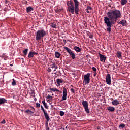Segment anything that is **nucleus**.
I'll return each instance as SVG.
<instances>
[{
    "mask_svg": "<svg viewBox=\"0 0 130 130\" xmlns=\"http://www.w3.org/2000/svg\"><path fill=\"white\" fill-rule=\"evenodd\" d=\"M107 17L106 16L104 17V22L105 24L108 27L107 28V31L110 33L111 32L112 25L116 24L117 19L121 18V13H120V11L118 10H111L107 13Z\"/></svg>",
    "mask_w": 130,
    "mask_h": 130,
    "instance_id": "f257e3e1",
    "label": "nucleus"
},
{
    "mask_svg": "<svg viewBox=\"0 0 130 130\" xmlns=\"http://www.w3.org/2000/svg\"><path fill=\"white\" fill-rule=\"evenodd\" d=\"M74 2L70 0L67 2V5L69 13L71 14H75L79 15V12H80V9L79 8V5L80 3L78 0H73Z\"/></svg>",
    "mask_w": 130,
    "mask_h": 130,
    "instance_id": "f03ea898",
    "label": "nucleus"
},
{
    "mask_svg": "<svg viewBox=\"0 0 130 130\" xmlns=\"http://www.w3.org/2000/svg\"><path fill=\"white\" fill-rule=\"evenodd\" d=\"M45 36H46V31L44 29L39 30L36 32V40L37 41L41 40Z\"/></svg>",
    "mask_w": 130,
    "mask_h": 130,
    "instance_id": "7ed1b4c3",
    "label": "nucleus"
},
{
    "mask_svg": "<svg viewBox=\"0 0 130 130\" xmlns=\"http://www.w3.org/2000/svg\"><path fill=\"white\" fill-rule=\"evenodd\" d=\"M64 49L66 50L67 52L71 56L72 59L76 58V54L73 52V51L67 47H64Z\"/></svg>",
    "mask_w": 130,
    "mask_h": 130,
    "instance_id": "20e7f679",
    "label": "nucleus"
},
{
    "mask_svg": "<svg viewBox=\"0 0 130 130\" xmlns=\"http://www.w3.org/2000/svg\"><path fill=\"white\" fill-rule=\"evenodd\" d=\"M82 104L84 108V110L86 113H90V110H89V106L88 104V102L87 101H83Z\"/></svg>",
    "mask_w": 130,
    "mask_h": 130,
    "instance_id": "39448f33",
    "label": "nucleus"
},
{
    "mask_svg": "<svg viewBox=\"0 0 130 130\" xmlns=\"http://www.w3.org/2000/svg\"><path fill=\"white\" fill-rule=\"evenodd\" d=\"M90 75H91V74L87 73V74L84 76L83 83H84V85H87V84H89V83H90Z\"/></svg>",
    "mask_w": 130,
    "mask_h": 130,
    "instance_id": "423d86ee",
    "label": "nucleus"
},
{
    "mask_svg": "<svg viewBox=\"0 0 130 130\" xmlns=\"http://www.w3.org/2000/svg\"><path fill=\"white\" fill-rule=\"evenodd\" d=\"M67 96H68V90H67V88L66 87H63L62 100H61V101H63V100H67Z\"/></svg>",
    "mask_w": 130,
    "mask_h": 130,
    "instance_id": "0eeeda50",
    "label": "nucleus"
},
{
    "mask_svg": "<svg viewBox=\"0 0 130 130\" xmlns=\"http://www.w3.org/2000/svg\"><path fill=\"white\" fill-rule=\"evenodd\" d=\"M106 82L108 85H111V76L110 74H107L106 77Z\"/></svg>",
    "mask_w": 130,
    "mask_h": 130,
    "instance_id": "6e6552de",
    "label": "nucleus"
},
{
    "mask_svg": "<svg viewBox=\"0 0 130 130\" xmlns=\"http://www.w3.org/2000/svg\"><path fill=\"white\" fill-rule=\"evenodd\" d=\"M38 54V53L35 52H30L28 53V58H32L33 57H34V55H37Z\"/></svg>",
    "mask_w": 130,
    "mask_h": 130,
    "instance_id": "1a4fd4ad",
    "label": "nucleus"
},
{
    "mask_svg": "<svg viewBox=\"0 0 130 130\" xmlns=\"http://www.w3.org/2000/svg\"><path fill=\"white\" fill-rule=\"evenodd\" d=\"M100 59L101 61H103L104 62H105V60H106V57L105 56V55L100 54Z\"/></svg>",
    "mask_w": 130,
    "mask_h": 130,
    "instance_id": "9d476101",
    "label": "nucleus"
},
{
    "mask_svg": "<svg viewBox=\"0 0 130 130\" xmlns=\"http://www.w3.org/2000/svg\"><path fill=\"white\" fill-rule=\"evenodd\" d=\"M43 113L46 120H47V121H49V120H50V118H49V116L48 115L47 112L46 111L45 112H44Z\"/></svg>",
    "mask_w": 130,
    "mask_h": 130,
    "instance_id": "9b49d317",
    "label": "nucleus"
},
{
    "mask_svg": "<svg viewBox=\"0 0 130 130\" xmlns=\"http://www.w3.org/2000/svg\"><path fill=\"white\" fill-rule=\"evenodd\" d=\"M107 109L110 112H114L115 110V108L111 106H109L107 108Z\"/></svg>",
    "mask_w": 130,
    "mask_h": 130,
    "instance_id": "f8f14e48",
    "label": "nucleus"
},
{
    "mask_svg": "<svg viewBox=\"0 0 130 130\" xmlns=\"http://www.w3.org/2000/svg\"><path fill=\"white\" fill-rule=\"evenodd\" d=\"M5 103H7V100L4 98H0V105L5 104Z\"/></svg>",
    "mask_w": 130,
    "mask_h": 130,
    "instance_id": "ddd939ff",
    "label": "nucleus"
},
{
    "mask_svg": "<svg viewBox=\"0 0 130 130\" xmlns=\"http://www.w3.org/2000/svg\"><path fill=\"white\" fill-rule=\"evenodd\" d=\"M112 104L113 105H114L115 106H116L118 105V104H119V102L118 101V100H117V99H115L112 102Z\"/></svg>",
    "mask_w": 130,
    "mask_h": 130,
    "instance_id": "4468645a",
    "label": "nucleus"
},
{
    "mask_svg": "<svg viewBox=\"0 0 130 130\" xmlns=\"http://www.w3.org/2000/svg\"><path fill=\"white\" fill-rule=\"evenodd\" d=\"M57 84L58 86H60V84H62L63 83V80L62 79H57L56 80Z\"/></svg>",
    "mask_w": 130,
    "mask_h": 130,
    "instance_id": "2eb2a0df",
    "label": "nucleus"
},
{
    "mask_svg": "<svg viewBox=\"0 0 130 130\" xmlns=\"http://www.w3.org/2000/svg\"><path fill=\"white\" fill-rule=\"evenodd\" d=\"M34 9L31 6L27 7L26 8V12L27 13H30V12H32L34 11Z\"/></svg>",
    "mask_w": 130,
    "mask_h": 130,
    "instance_id": "dca6fc26",
    "label": "nucleus"
},
{
    "mask_svg": "<svg viewBox=\"0 0 130 130\" xmlns=\"http://www.w3.org/2000/svg\"><path fill=\"white\" fill-rule=\"evenodd\" d=\"M126 23L127 21L125 20H122V21H120L118 24H120L121 25H122V26H126Z\"/></svg>",
    "mask_w": 130,
    "mask_h": 130,
    "instance_id": "f3484780",
    "label": "nucleus"
},
{
    "mask_svg": "<svg viewBox=\"0 0 130 130\" xmlns=\"http://www.w3.org/2000/svg\"><path fill=\"white\" fill-rule=\"evenodd\" d=\"M122 53H121V52L118 51L116 53V55L117 56V57H118V58H121V57H122Z\"/></svg>",
    "mask_w": 130,
    "mask_h": 130,
    "instance_id": "a211bd4d",
    "label": "nucleus"
},
{
    "mask_svg": "<svg viewBox=\"0 0 130 130\" xmlns=\"http://www.w3.org/2000/svg\"><path fill=\"white\" fill-rule=\"evenodd\" d=\"M74 50L76 52H81L82 49H81L80 47L78 46H75Z\"/></svg>",
    "mask_w": 130,
    "mask_h": 130,
    "instance_id": "6ab92c4d",
    "label": "nucleus"
},
{
    "mask_svg": "<svg viewBox=\"0 0 130 130\" xmlns=\"http://www.w3.org/2000/svg\"><path fill=\"white\" fill-rule=\"evenodd\" d=\"M25 113H28V114H29V115H32V114H33V113H34V112L27 109L25 111Z\"/></svg>",
    "mask_w": 130,
    "mask_h": 130,
    "instance_id": "aec40b11",
    "label": "nucleus"
},
{
    "mask_svg": "<svg viewBox=\"0 0 130 130\" xmlns=\"http://www.w3.org/2000/svg\"><path fill=\"white\" fill-rule=\"evenodd\" d=\"M60 55H61V54L60 52L57 51L55 52V56L56 57V58H59V57H60Z\"/></svg>",
    "mask_w": 130,
    "mask_h": 130,
    "instance_id": "412c9836",
    "label": "nucleus"
},
{
    "mask_svg": "<svg viewBox=\"0 0 130 130\" xmlns=\"http://www.w3.org/2000/svg\"><path fill=\"white\" fill-rule=\"evenodd\" d=\"M42 103H43L45 108L46 109H48V106H47V104L45 102V100L42 101Z\"/></svg>",
    "mask_w": 130,
    "mask_h": 130,
    "instance_id": "4be33fe9",
    "label": "nucleus"
},
{
    "mask_svg": "<svg viewBox=\"0 0 130 130\" xmlns=\"http://www.w3.org/2000/svg\"><path fill=\"white\" fill-rule=\"evenodd\" d=\"M51 68H52V69H58V67L55 62H53V64L51 65Z\"/></svg>",
    "mask_w": 130,
    "mask_h": 130,
    "instance_id": "5701e85b",
    "label": "nucleus"
},
{
    "mask_svg": "<svg viewBox=\"0 0 130 130\" xmlns=\"http://www.w3.org/2000/svg\"><path fill=\"white\" fill-rule=\"evenodd\" d=\"M126 4H127V0H121V6H124V5H126Z\"/></svg>",
    "mask_w": 130,
    "mask_h": 130,
    "instance_id": "b1692460",
    "label": "nucleus"
},
{
    "mask_svg": "<svg viewBox=\"0 0 130 130\" xmlns=\"http://www.w3.org/2000/svg\"><path fill=\"white\" fill-rule=\"evenodd\" d=\"M51 27H52V28H53L54 29H56V28H57V25H56V23H55V22H53L51 24Z\"/></svg>",
    "mask_w": 130,
    "mask_h": 130,
    "instance_id": "393cba45",
    "label": "nucleus"
},
{
    "mask_svg": "<svg viewBox=\"0 0 130 130\" xmlns=\"http://www.w3.org/2000/svg\"><path fill=\"white\" fill-rule=\"evenodd\" d=\"M50 90L51 91H53L54 92H60L59 90L57 89V88H50Z\"/></svg>",
    "mask_w": 130,
    "mask_h": 130,
    "instance_id": "a878e982",
    "label": "nucleus"
},
{
    "mask_svg": "<svg viewBox=\"0 0 130 130\" xmlns=\"http://www.w3.org/2000/svg\"><path fill=\"white\" fill-rule=\"evenodd\" d=\"M23 53L24 56H26V55H27V53H28V49H25L24 50H23Z\"/></svg>",
    "mask_w": 130,
    "mask_h": 130,
    "instance_id": "bb28decb",
    "label": "nucleus"
},
{
    "mask_svg": "<svg viewBox=\"0 0 130 130\" xmlns=\"http://www.w3.org/2000/svg\"><path fill=\"white\" fill-rule=\"evenodd\" d=\"M119 127L120 128H124V127H125V124H121L119 125Z\"/></svg>",
    "mask_w": 130,
    "mask_h": 130,
    "instance_id": "cd10ccee",
    "label": "nucleus"
},
{
    "mask_svg": "<svg viewBox=\"0 0 130 130\" xmlns=\"http://www.w3.org/2000/svg\"><path fill=\"white\" fill-rule=\"evenodd\" d=\"M12 86H16V81L14 79H12Z\"/></svg>",
    "mask_w": 130,
    "mask_h": 130,
    "instance_id": "c85d7f7f",
    "label": "nucleus"
},
{
    "mask_svg": "<svg viewBox=\"0 0 130 130\" xmlns=\"http://www.w3.org/2000/svg\"><path fill=\"white\" fill-rule=\"evenodd\" d=\"M46 98H47L48 99L51 100V99H52V96L51 95L48 94V95H47Z\"/></svg>",
    "mask_w": 130,
    "mask_h": 130,
    "instance_id": "c756f323",
    "label": "nucleus"
},
{
    "mask_svg": "<svg viewBox=\"0 0 130 130\" xmlns=\"http://www.w3.org/2000/svg\"><path fill=\"white\" fill-rule=\"evenodd\" d=\"M60 116H63V115H64V112H63L62 111H60Z\"/></svg>",
    "mask_w": 130,
    "mask_h": 130,
    "instance_id": "7c9ffc66",
    "label": "nucleus"
},
{
    "mask_svg": "<svg viewBox=\"0 0 130 130\" xmlns=\"http://www.w3.org/2000/svg\"><path fill=\"white\" fill-rule=\"evenodd\" d=\"M86 10H92V7H91V6H87V7L86 8Z\"/></svg>",
    "mask_w": 130,
    "mask_h": 130,
    "instance_id": "2f4dec72",
    "label": "nucleus"
},
{
    "mask_svg": "<svg viewBox=\"0 0 130 130\" xmlns=\"http://www.w3.org/2000/svg\"><path fill=\"white\" fill-rule=\"evenodd\" d=\"M41 109L42 110V111L44 112H45V111H46L45 109H44V108H43V106H41Z\"/></svg>",
    "mask_w": 130,
    "mask_h": 130,
    "instance_id": "473e14b6",
    "label": "nucleus"
},
{
    "mask_svg": "<svg viewBox=\"0 0 130 130\" xmlns=\"http://www.w3.org/2000/svg\"><path fill=\"white\" fill-rule=\"evenodd\" d=\"M45 126L46 127H48V121H47V120H46V122H45Z\"/></svg>",
    "mask_w": 130,
    "mask_h": 130,
    "instance_id": "72a5a7b5",
    "label": "nucleus"
},
{
    "mask_svg": "<svg viewBox=\"0 0 130 130\" xmlns=\"http://www.w3.org/2000/svg\"><path fill=\"white\" fill-rule=\"evenodd\" d=\"M36 107H38V108L40 107V104L38 103H36Z\"/></svg>",
    "mask_w": 130,
    "mask_h": 130,
    "instance_id": "f704fd0d",
    "label": "nucleus"
},
{
    "mask_svg": "<svg viewBox=\"0 0 130 130\" xmlns=\"http://www.w3.org/2000/svg\"><path fill=\"white\" fill-rule=\"evenodd\" d=\"M86 12L89 14L90 13H91V12H92V10H89V9H86Z\"/></svg>",
    "mask_w": 130,
    "mask_h": 130,
    "instance_id": "c9c22d12",
    "label": "nucleus"
},
{
    "mask_svg": "<svg viewBox=\"0 0 130 130\" xmlns=\"http://www.w3.org/2000/svg\"><path fill=\"white\" fill-rule=\"evenodd\" d=\"M93 37H94V36L92 34L89 35V38H91V39H93Z\"/></svg>",
    "mask_w": 130,
    "mask_h": 130,
    "instance_id": "e433bc0d",
    "label": "nucleus"
},
{
    "mask_svg": "<svg viewBox=\"0 0 130 130\" xmlns=\"http://www.w3.org/2000/svg\"><path fill=\"white\" fill-rule=\"evenodd\" d=\"M92 70L93 72H97V69H96L95 67H93Z\"/></svg>",
    "mask_w": 130,
    "mask_h": 130,
    "instance_id": "4c0bfd02",
    "label": "nucleus"
},
{
    "mask_svg": "<svg viewBox=\"0 0 130 130\" xmlns=\"http://www.w3.org/2000/svg\"><path fill=\"white\" fill-rule=\"evenodd\" d=\"M71 91L72 92V93H75V89H74L73 88H71Z\"/></svg>",
    "mask_w": 130,
    "mask_h": 130,
    "instance_id": "58836bf2",
    "label": "nucleus"
},
{
    "mask_svg": "<svg viewBox=\"0 0 130 130\" xmlns=\"http://www.w3.org/2000/svg\"><path fill=\"white\" fill-rule=\"evenodd\" d=\"M47 71H48L49 73H50V72H51V69L50 68H48Z\"/></svg>",
    "mask_w": 130,
    "mask_h": 130,
    "instance_id": "ea45409f",
    "label": "nucleus"
},
{
    "mask_svg": "<svg viewBox=\"0 0 130 130\" xmlns=\"http://www.w3.org/2000/svg\"><path fill=\"white\" fill-rule=\"evenodd\" d=\"M1 123H3V124L6 123V120H3L2 121V122H1Z\"/></svg>",
    "mask_w": 130,
    "mask_h": 130,
    "instance_id": "a19ab883",
    "label": "nucleus"
},
{
    "mask_svg": "<svg viewBox=\"0 0 130 130\" xmlns=\"http://www.w3.org/2000/svg\"><path fill=\"white\" fill-rule=\"evenodd\" d=\"M63 41L65 44L67 43V40H63Z\"/></svg>",
    "mask_w": 130,
    "mask_h": 130,
    "instance_id": "79ce46f5",
    "label": "nucleus"
},
{
    "mask_svg": "<svg viewBox=\"0 0 130 130\" xmlns=\"http://www.w3.org/2000/svg\"><path fill=\"white\" fill-rule=\"evenodd\" d=\"M46 130H49V127H46Z\"/></svg>",
    "mask_w": 130,
    "mask_h": 130,
    "instance_id": "37998d69",
    "label": "nucleus"
},
{
    "mask_svg": "<svg viewBox=\"0 0 130 130\" xmlns=\"http://www.w3.org/2000/svg\"><path fill=\"white\" fill-rule=\"evenodd\" d=\"M31 94H34V91H31Z\"/></svg>",
    "mask_w": 130,
    "mask_h": 130,
    "instance_id": "c03bdc74",
    "label": "nucleus"
},
{
    "mask_svg": "<svg viewBox=\"0 0 130 130\" xmlns=\"http://www.w3.org/2000/svg\"><path fill=\"white\" fill-rule=\"evenodd\" d=\"M31 108H32L33 110H35V109L33 107H31Z\"/></svg>",
    "mask_w": 130,
    "mask_h": 130,
    "instance_id": "a18cd8bd",
    "label": "nucleus"
},
{
    "mask_svg": "<svg viewBox=\"0 0 130 130\" xmlns=\"http://www.w3.org/2000/svg\"><path fill=\"white\" fill-rule=\"evenodd\" d=\"M20 59H22V60H24V58H21Z\"/></svg>",
    "mask_w": 130,
    "mask_h": 130,
    "instance_id": "49530a36",
    "label": "nucleus"
},
{
    "mask_svg": "<svg viewBox=\"0 0 130 130\" xmlns=\"http://www.w3.org/2000/svg\"><path fill=\"white\" fill-rule=\"evenodd\" d=\"M36 100H37L36 99V98H35V99H34V101H36Z\"/></svg>",
    "mask_w": 130,
    "mask_h": 130,
    "instance_id": "de8ad7c7",
    "label": "nucleus"
},
{
    "mask_svg": "<svg viewBox=\"0 0 130 130\" xmlns=\"http://www.w3.org/2000/svg\"><path fill=\"white\" fill-rule=\"evenodd\" d=\"M0 57H2L3 58V57H4V56H0Z\"/></svg>",
    "mask_w": 130,
    "mask_h": 130,
    "instance_id": "09e8293b",
    "label": "nucleus"
},
{
    "mask_svg": "<svg viewBox=\"0 0 130 130\" xmlns=\"http://www.w3.org/2000/svg\"><path fill=\"white\" fill-rule=\"evenodd\" d=\"M57 69H54V71H56Z\"/></svg>",
    "mask_w": 130,
    "mask_h": 130,
    "instance_id": "8fccbe9b",
    "label": "nucleus"
},
{
    "mask_svg": "<svg viewBox=\"0 0 130 130\" xmlns=\"http://www.w3.org/2000/svg\"><path fill=\"white\" fill-rule=\"evenodd\" d=\"M10 67H13V64H10Z\"/></svg>",
    "mask_w": 130,
    "mask_h": 130,
    "instance_id": "3c124183",
    "label": "nucleus"
},
{
    "mask_svg": "<svg viewBox=\"0 0 130 130\" xmlns=\"http://www.w3.org/2000/svg\"><path fill=\"white\" fill-rule=\"evenodd\" d=\"M93 76H94V77H95L96 76V74H94Z\"/></svg>",
    "mask_w": 130,
    "mask_h": 130,
    "instance_id": "603ef678",
    "label": "nucleus"
},
{
    "mask_svg": "<svg viewBox=\"0 0 130 130\" xmlns=\"http://www.w3.org/2000/svg\"><path fill=\"white\" fill-rule=\"evenodd\" d=\"M33 97H35V95H33Z\"/></svg>",
    "mask_w": 130,
    "mask_h": 130,
    "instance_id": "864d4df0",
    "label": "nucleus"
},
{
    "mask_svg": "<svg viewBox=\"0 0 130 130\" xmlns=\"http://www.w3.org/2000/svg\"><path fill=\"white\" fill-rule=\"evenodd\" d=\"M66 128H68V126H66Z\"/></svg>",
    "mask_w": 130,
    "mask_h": 130,
    "instance_id": "5fc2aeb1",
    "label": "nucleus"
},
{
    "mask_svg": "<svg viewBox=\"0 0 130 130\" xmlns=\"http://www.w3.org/2000/svg\"><path fill=\"white\" fill-rule=\"evenodd\" d=\"M60 93H61V91H60Z\"/></svg>",
    "mask_w": 130,
    "mask_h": 130,
    "instance_id": "6e6d98bb",
    "label": "nucleus"
}]
</instances>
